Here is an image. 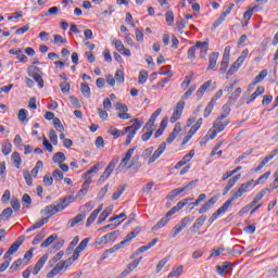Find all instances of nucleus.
<instances>
[{
    "label": "nucleus",
    "mask_w": 278,
    "mask_h": 278,
    "mask_svg": "<svg viewBox=\"0 0 278 278\" xmlns=\"http://www.w3.org/2000/svg\"><path fill=\"white\" fill-rule=\"evenodd\" d=\"M253 186V180L245 181L239 186V188L232 192L231 198H229L213 215L208 218L210 225L214 224V220H217L220 214H225L229 207H231L232 203H236L240 197H242L245 192L251 190Z\"/></svg>",
    "instance_id": "nucleus-1"
},
{
    "label": "nucleus",
    "mask_w": 278,
    "mask_h": 278,
    "mask_svg": "<svg viewBox=\"0 0 278 278\" xmlns=\"http://www.w3.org/2000/svg\"><path fill=\"white\" fill-rule=\"evenodd\" d=\"M27 73L29 77H33V79L38 84L39 88H45V80L42 79V71L39 67L30 65L27 68Z\"/></svg>",
    "instance_id": "nucleus-2"
},
{
    "label": "nucleus",
    "mask_w": 278,
    "mask_h": 278,
    "mask_svg": "<svg viewBox=\"0 0 278 278\" xmlns=\"http://www.w3.org/2000/svg\"><path fill=\"white\" fill-rule=\"evenodd\" d=\"M73 262H75V261H73L72 257L67 258L66 261L59 262L52 268V270L47 274V278L55 277V275H59L61 270H64V268H68V266H71V264H73Z\"/></svg>",
    "instance_id": "nucleus-3"
},
{
    "label": "nucleus",
    "mask_w": 278,
    "mask_h": 278,
    "mask_svg": "<svg viewBox=\"0 0 278 278\" xmlns=\"http://www.w3.org/2000/svg\"><path fill=\"white\" fill-rule=\"evenodd\" d=\"M139 233H140V228H135V230L129 232L121 243L115 244L113 248L106 250V252L109 253V255L110 253H116V251H118L121 247H123V244H127V242H131V239L139 236Z\"/></svg>",
    "instance_id": "nucleus-4"
},
{
    "label": "nucleus",
    "mask_w": 278,
    "mask_h": 278,
    "mask_svg": "<svg viewBox=\"0 0 278 278\" xmlns=\"http://www.w3.org/2000/svg\"><path fill=\"white\" fill-rule=\"evenodd\" d=\"M229 119L225 122H219L215 119V122L213 123V129L208 130V134H211V140H214V138H216L218 134L225 131V128L227 127V125H229Z\"/></svg>",
    "instance_id": "nucleus-5"
},
{
    "label": "nucleus",
    "mask_w": 278,
    "mask_h": 278,
    "mask_svg": "<svg viewBox=\"0 0 278 278\" xmlns=\"http://www.w3.org/2000/svg\"><path fill=\"white\" fill-rule=\"evenodd\" d=\"M194 220V217L188 215L186 217H184L180 220V224H177L174 228H173V238H176V236H179V233H181V231H184V229H186V227H188V225H190V223H192Z\"/></svg>",
    "instance_id": "nucleus-6"
},
{
    "label": "nucleus",
    "mask_w": 278,
    "mask_h": 278,
    "mask_svg": "<svg viewBox=\"0 0 278 278\" xmlns=\"http://www.w3.org/2000/svg\"><path fill=\"white\" fill-rule=\"evenodd\" d=\"M119 236H121L119 230L109 232L102 236L101 238H98L96 240V244L101 245V244H110V242H116V238H118Z\"/></svg>",
    "instance_id": "nucleus-7"
},
{
    "label": "nucleus",
    "mask_w": 278,
    "mask_h": 278,
    "mask_svg": "<svg viewBox=\"0 0 278 278\" xmlns=\"http://www.w3.org/2000/svg\"><path fill=\"white\" fill-rule=\"evenodd\" d=\"M131 123H134L131 126L125 127L124 134H128L127 138H130L131 140H134V137L136 136V134H138V129L142 127L143 122H141L138 118H135V119H131Z\"/></svg>",
    "instance_id": "nucleus-8"
},
{
    "label": "nucleus",
    "mask_w": 278,
    "mask_h": 278,
    "mask_svg": "<svg viewBox=\"0 0 278 278\" xmlns=\"http://www.w3.org/2000/svg\"><path fill=\"white\" fill-rule=\"evenodd\" d=\"M230 54H231V47L227 46L224 50L223 60L219 68V75L227 73V68H229Z\"/></svg>",
    "instance_id": "nucleus-9"
},
{
    "label": "nucleus",
    "mask_w": 278,
    "mask_h": 278,
    "mask_svg": "<svg viewBox=\"0 0 278 278\" xmlns=\"http://www.w3.org/2000/svg\"><path fill=\"white\" fill-rule=\"evenodd\" d=\"M23 242H25V237H18L15 242L9 248L4 254V260L10 258L11 255H14L18 249H21Z\"/></svg>",
    "instance_id": "nucleus-10"
},
{
    "label": "nucleus",
    "mask_w": 278,
    "mask_h": 278,
    "mask_svg": "<svg viewBox=\"0 0 278 278\" xmlns=\"http://www.w3.org/2000/svg\"><path fill=\"white\" fill-rule=\"evenodd\" d=\"M184 108H186V102L185 101H179L175 109L172 117L169 118L170 123H177L179 118H181V114H184Z\"/></svg>",
    "instance_id": "nucleus-11"
},
{
    "label": "nucleus",
    "mask_w": 278,
    "mask_h": 278,
    "mask_svg": "<svg viewBox=\"0 0 278 278\" xmlns=\"http://www.w3.org/2000/svg\"><path fill=\"white\" fill-rule=\"evenodd\" d=\"M232 8H233V4L228 9H226V11L222 12L220 16L213 23L211 27L212 31H214L219 25H223V23H225V20L227 18V16L231 14Z\"/></svg>",
    "instance_id": "nucleus-12"
},
{
    "label": "nucleus",
    "mask_w": 278,
    "mask_h": 278,
    "mask_svg": "<svg viewBox=\"0 0 278 278\" xmlns=\"http://www.w3.org/2000/svg\"><path fill=\"white\" fill-rule=\"evenodd\" d=\"M164 151H166V142H162L159 146L153 155L149 159L148 164H153L156 160H159L160 155H162Z\"/></svg>",
    "instance_id": "nucleus-13"
},
{
    "label": "nucleus",
    "mask_w": 278,
    "mask_h": 278,
    "mask_svg": "<svg viewBox=\"0 0 278 278\" xmlns=\"http://www.w3.org/2000/svg\"><path fill=\"white\" fill-rule=\"evenodd\" d=\"M205 220H207V215H201L200 217H198L195 219L193 225L189 228V231H191L192 233H194V231H199V229H201L202 225L205 224Z\"/></svg>",
    "instance_id": "nucleus-14"
},
{
    "label": "nucleus",
    "mask_w": 278,
    "mask_h": 278,
    "mask_svg": "<svg viewBox=\"0 0 278 278\" xmlns=\"http://www.w3.org/2000/svg\"><path fill=\"white\" fill-rule=\"evenodd\" d=\"M206 43H201V41H198L194 46H192L191 48H189L188 52H187V58L188 60H190L191 62H194V60H197V49H199V47H205Z\"/></svg>",
    "instance_id": "nucleus-15"
},
{
    "label": "nucleus",
    "mask_w": 278,
    "mask_h": 278,
    "mask_svg": "<svg viewBox=\"0 0 278 278\" xmlns=\"http://www.w3.org/2000/svg\"><path fill=\"white\" fill-rule=\"evenodd\" d=\"M47 260H49V255L45 254L42 255L38 262L36 263V265L33 268V275H38V273H40V270H42V267L45 266V264H47Z\"/></svg>",
    "instance_id": "nucleus-16"
},
{
    "label": "nucleus",
    "mask_w": 278,
    "mask_h": 278,
    "mask_svg": "<svg viewBox=\"0 0 278 278\" xmlns=\"http://www.w3.org/2000/svg\"><path fill=\"white\" fill-rule=\"evenodd\" d=\"M218 58H220V53L218 52H213L208 55V66L206 67V71H214V68H216Z\"/></svg>",
    "instance_id": "nucleus-17"
},
{
    "label": "nucleus",
    "mask_w": 278,
    "mask_h": 278,
    "mask_svg": "<svg viewBox=\"0 0 278 278\" xmlns=\"http://www.w3.org/2000/svg\"><path fill=\"white\" fill-rule=\"evenodd\" d=\"M277 153H278V150L276 149V150L271 151V153H270L269 155L265 156V157L261 161V163L258 164V166L255 168V173H258V170H262V168H264V167L266 166V164H267L268 162H270V160H273V159L275 157V155H277Z\"/></svg>",
    "instance_id": "nucleus-18"
},
{
    "label": "nucleus",
    "mask_w": 278,
    "mask_h": 278,
    "mask_svg": "<svg viewBox=\"0 0 278 278\" xmlns=\"http://www.w3.org/2000/svg\"><path fill=\"white\" fill-rule=\"evenodd\" d=\"M66 205L62 203H58L56 205H48L46 206V213H48L50 216H53V214H58V212H62V210H65Z\"/></svg>",
    "instance_id": "nucleus-19"
},
{
    "label": "nucleus",
    "mask_w": 278,
    "mask_h": 278,
    "mask_svg": "<svg viewBox=\"0 0 278 278\" xmlns=\"http://www.w3.org/2000/svg\"><path fill=\"white\" fill-rule=\"evenodd\" d=\"M194 157V150L189 151L188 154H186L176 165L175 168L176 170H179V168H181V166H186V164H188V162H190V160H192Z\"/></svg>",
    "instance_id": "nucleus-20"
},
{
    "label": "nucleus",
    "mask_w": 278,
    "mask_h": 278,
    "mask_svg": "<svg viewBox=\"0 0 278 278\" xmlns=\"http://www.w3.org/2000/svg\"><path fill=\"white\" fill-rule=\"evenodd\" d=\"M186 205H188V199H184V200L179 201L174 207H172L167 212V216H173L174 214H177V212H179V210H184V207H186Z\"/></svg>",
    "instance_id": "nucleus-21"
},
{
    "label": "nucleus",
    "mask_w": 278,
    "mask_h": 278,
    "mask_svg": "<svg viewBox=\"0 0 278 278\" xmlns=\"http://www.w3.org/2000/svg\"><path fill=\"white\" fill-rule=\"evenodd\" d=\"M90 184H92V178L90 177L86 178V181L83 184L81 189L76 194V199H79L80 197H86V194H88Z\"/></svg>",
    "instance_id": "nucleus-22"
},
{
    "label": "nucleus",
    "mask_w": 278,
    "mask_h": 278,
    "mask_svg": "<svg viewBox=\"0 0 278 278\" xmlns=\"http://www.w3.org/2000/svg\"><path fill=\"white\" fill-rule=\"evenodd\" d=\"M267 192H273V190H270V188H264L262 189L256 197L252 200V202L250 203V205H252V207L254 205H256V203H260V201H262V199H264V197H266Z\"/></svg>",
    "instance_id": "nucleus-23"
},
{
    "label": "nucleus",
    "mask_w": 278,
    "mask_h": 278,
    "mask_svg": "<svg viewBox=\"0 0 278 278\" xmlns=\"http://www.w3.org/2000/svg\"><path fill=\"white\" fill-rule=\"evenodd\" d=\"M179 131H181V126H179V124H176L173 131L169 134V136L166 139L167 144H173V142H175V138L179 136Z\"/></svg>",
    "instance_id": "nucleus-24"
},
{
    "label": "nucleus",
    "mask_w": 278,
    "mask_h": 278,
    "mask_svg": "<svg viewBox=\"0 0 278 278\" xmlns=\"http://www.w3.org/2000/svg\"><path fill=\"white\" fill-rule=\"evenodd\" d=\"M86 218V213H80L76 217H73L68 220L67 225L68 227L73 228L76 225H79V223H83Z\"/></svg>",
    "instance_id": "nucleus-25"
},
{
    "label": "nucleus",
    "mask_w": 278,
    "mask_h": 278,
    "mask_svg": "<svg viewBox=\"0 0 278 278\" xmlns=\"http://www.w3.org/2000/svg\"><path fill=\"white\" fill-rule=\"evenodd\" d=\"M229 266H231V262L229 261L224 262L223 265H216V273H218L220 277H225L227 275V268H229Z\"/></svg>",
    "instance_id": "nucleus-26"
},
{
    "label": "nucleus",
    "mask_w": 278,
    "mask_h": 278,
    "mask_svg": "<svg viewBox=\"0 0 278 278\" xmlns=\"http://www.w3.org/2000/svg\"><path fill=\"white\" fill-rule=\"evenodd\" d=\"M264 92H266L264 86H258L257 89L250 96V99L247 101L248 105H250V103H253V101H255L257 97H260V94H264Z\"/></svg>",
    "instance_id": "nucleus-27"
},
{
    "label": "nucleus",
    "mask_w": 278,
    "mask_h": 278,
    "mask_svg": "<svg viewBox=\"0 0 278 278\" xmlns=\"http://www.w3.org/2000/svg\"><path fill=\"white\" fill-rule=\"evenodd\" d=\"M240 94H242V88L238 87L228 98L229 105H233L240 98Z\"/></svg>",
    "instance_id": "nucleus-28"
},
{
    "label": "nucleus",
    "mask_w": 278,
    "mask_h": 278,
    "mask_svg": "<svg viewBox=\"0 0 278 278\" xmlns=\"http://www.w3.org/2000/svg\"><path fill=\"white\" fill-rule=\"evenodd\" d=\"M137 147L128 149L125 156L123 157L119 166H127L129 164V160H131V155H134V151H136Z\"/></svg>",
    "instance_id": "nucleus-29"
},
{
    "label": "nucleus",
    "mask_w": 278,
    "mask_h": 278,
    "mask_svg": "<svg viewBox=\"0 0 278 278\" xmlns=\"http://www.w3.org/2000/svg\"><path fill=\"white\" fill-rule=\"evenodd\" d=\"M169 222L170 216H168V213H166V215L156 223L153 229H162V227H166V225H168Z\"/></svg>",
    "instance_id": "nucleus-30"
},
{
    "label": "nucleus",
    "mask_w": 278,
    "mask_h": 278,
    "mask_svg": "<svg viewBox=\"0 0 278 278\" xmlns=\"http://www.w3.org/2000/svg\"><path fill=\"white\" fill-rule=\"evenodd\" d=\"M240 66H242L241 63H238V61H236L230 68L227 71L226 73V79H229V77H231V75H233L235 73H238Z\"/></svg>",
    "instance_id": "nucleus-31"
},
{
    "label": "nucleus",
    "mask_w": 278,
    "mask_h": 278,
    "mask_svg": "<svg viewBox=\"0 0 278 278\" xmlns=\"http://www.w3.org/2000/svg\"><path fill=\"white\" fill-rule=\"evenodd\" d=\"M114 206H108L99 216L98 223H103L110 214H112Z\"/></svg>",
    "instance_id": "nucleus-32"
},
{
    "label": "nucleus",
    "mask_w": 278,
    "mask_h": 278,
    "mask_svg": "<svg viewBox=\"0 0 278 278\" xmlns=\"http://www.w3.org/2000/svg\"><path fill=\"white\" fill-rule=\"evenodd\" d=\"M52 162L54 164H62V162H66V155L64 152H56L52 157Z\"/></svg>",
    "instance_id": "nucleus-33"
},
{
    "label": "nucleus",
    "mask_w": 278,
    "mask_h": 278,
    "mask_svg": "<svg viewBox=\"0 0 278 278\" xmlns=\"http://www.w3.org/2000/svg\"><path fill=\"white\" fill-rule=\"evenodd\" d=\"M55 240H58V235H51L41 243V249H47L48 247H51V244H53Z\"/></svg>",
    "instance_id": "nucleus-34"
},
{
    "label": "nucleus",
    "mask_w": 278,
    "mask_h": 278,
    "mask_svg": "<svg viewBox=\"0 0 278 278\" xmlns=\"http://www.w3.org/2000/svg\"><path fill=\"white\" fill-rule=\"evenodd\" d=\"M11 160L14 162L15 168H21L23 160L21 159V154L18 152H13L11 155Z\"/></svg>",
    "instance_id": "nucleus-35"
},
{
    "label": "nucleus",
    "mask_w": 278,
    "mask_h": 278,
    "mask_svg": "<svg viewBox=\"0 0 278 278\" xmlns=\"http://www.w3.org/2000/svg\"><path fill=\"white\" fill-rule=\"evenodd\" d=\"M184 273V266H177L172 269V271L168 274L167 278L172 277H179Z\"/></svg>",
    "instance_id": "nucleus-36"
},
{
    "label": "nucleus",
    "mask_w": 278,
    "mask_h": 278,
    "mask_svg": "<svg viewBox=\"0 0 278 278\" xmlns=\"http://www.w3.org/2000/svg\"><path fill=\"white\" fill-rule=\"evenodd\" d=\"M80 92L86 99H90V86H88L87 83L80 84Z\"/></svg>",
    "instance_id": "nucleus-37"
},
{
    "label": "nucleus",
    "mask_w": 278,
    "mask_h": 278,
    "mask_svg": "<svg viewBox=\"0 0 278 278\" xmlns=\"http://www.w3.org/2000/svg\"><path fill=\"white\" fill-rule=\"evenodd\" d=\"M267 76H268V71L262 70L260 74L256 77H254L252 81H255L256 84H261V81H264V79H266Z\"/></svg>",
    "instance_id": "nucleus-38"
},
{
    "label": "nucleus",
    "mask_w": 278,
    "mask_h": 278,
    "mask_svg": "<svg viewBox=\"0 0 278 278\" xmlns=\"http://www.w3.org/2000/svg\"><path fill=\"white\" fill-rule=\"evenodd\" d=\"M181 192H184L181 188H176L167 194L166 199H168V201H173L174 199H177Z\"/></svg>",
    "instance_id": "nucleus-39"
},
{
    "label": "nucleus",
    "mask_w": 278,
    "mask_h": 278,
    "mask_svg": "<svg viewBox=\"0 0 278 278\" xmlns=\"http://www.w3.org/2000/svg\"><path fill=\"white\" fill-rule=\"evenodd\" d=\"M125 188L126 186H119L117 188V190L113 193L112 195V201H118V199H121V197L123 195V192H125Z\"/></svg>",
    "instance_id": "nucleus-40"
},
{
    "label": "nucleus",
    "mask_w": 278,
    "mask_h": 278,
    "mask_svg": "<svg viewBox=\"0 0 278 278\" xmlns=\"http://www.w3.org/2000/svg\"><path fill=\"white\" fill-rule=\"evenodd\" d=\"M108 134H110L111 136H113L115 138V140L117 138H121V136H125V131L123 130H118L117 128L111 127L108 131Z\"/></svg>",
    "instance_id": "nucleus-41"
},
{
    "label": "nucleus",
    "mask_w": 278,
    "mask_h": 278,
    "mask_svg": "<svg viewBox=\"0 0 278 278\" xmlns=\"http://www.w3.org/2000/svg\"><path fill=\"white\" fill-rule=\"evenodd\" d=\"M141 261H142V257H139V258L132 261L131 263H129L126 268V273H131V270L138 268Z\"/></svg>",
    "instance_id": "nucleus-42"
},
{
    "label": "nucleus",
    "mask_w": 278,
    "mask_h": 278,
    "mask_svg": "<svg viewBox=\"0 0 278 278\" xmlns=\"http://www.w3.org/2000/svg\"><path fill=\"white\" fill-rule=\"evenodd\" d=\"M112 175V172L108 168L103 172V174L98 179V186H101L102 184H105V180Z\"/></svg>",
    "instance_id": "nucleus-43"
},
{
    "label": "nucleus",
    "mask_w": 278,
    "mask_h": 278,
    "mask_svg": "<svg viewBox=\"0 0 278 278\" xmlns=\"http://www.w3.org/2000/svg\"><path fill=\"white\" fill-rule=\"evenodd\" d=\"M194 90H197V86L193 85L182 94L180 101H188V99L192 97V93L194 92Z\"/></svg>",
    "instance_id": "nucleus-44"
},
{
    "label": "nucleus",
    "mask_w": 278,
    "mask_h": 278,
    "mask_svg": "<svg viewBox=\"0 0 278 278\" xmlns=\"http://www.w3.org/2000/svg\"><path fill=\"white\" fill-rule=\"evenodd\" d=\"M27 114H29V112L27 111V109H21L17 113V118L21 123H25V121H27Z\"/></svg>",
    "instance_id": "nucleus-45"
},
{
    "label": "nucleus",
    "mask_w": 278,
    "mask_h": 278,
    "mask_svg": "<svg viewBox=\"0 0 278 278\" xmlns=\"http://www.w3.org/2000/svg\"><path fill=\"white\" fill-rule=\"evenodd\" d=\"M147 79H149V72L141 71L139 73L138 84H147Z\"/></svg>",
    "instance_id": "nucleus-46"
},
{
    "label": "nucleus",
    "mask_w": 278,
    "mask_h": 278,
    "mask_svg": "<svg viewBox=\"0 0 278 278\" xmlns=\"http://www.w3.org/2000/svg\"><path fill=\"white\" fill-rule=\"evenodd\" d=\"M21 266H23V260L18 258L16 260L11 266H10V271L11 273H16V270H18V268H21Z\"/></svg>",
    "instance_id": "nucleus-47"
},
{
    "label": "nucleus",
    "mask_w": 278,
    "mask_h": 278,
    "mask_svg": "<svg viewBox=\"0 0 278 278\" xmlns=\"http://www.w3.org/2000/svg\"><path fill=\"white\" fill-rule=\"evenodd\" d=\"M2 153L3 155H10V153H12V143H10V141L2 144Z\"/></svg>",
    "instance_id": "nucleus-48"
},
{
    "label": "nucleus",
    "mask_w": 278,
    "mask_h": 278,
    "mask_svg": "<svg viewBox=\"0 0 278 278\" xmlns=\"http://www.w3.org/2000/svg\"><path fill=\"white\" fill-rule=\"evenodd\" d=\"M270 177V172H267L260 176V178L255 181L254 179H251L253 181L252 186L250 188H253L254 186H257L261 181H264V179H268Z\"/></svg>",
    "instance_id": "nucleus-49"
},
{
    "label": "nucleus",
    "mask_w": 278,
    "mask_h": 278,
    "mask_svg": "<svg viewBox=\"0 0 278 278\" xmlns=\"http://www.w3.org/2000/svg\"><path fill=\"white\" fill-rule=\"evenodd\" d=\"M46 232L45 230H41L40 233H37L36 237L33 240V244H40V242H42V240L45 239Z\"/></svg>",
    "instance_id": "nucleus-50"
},
{
    "label": "nucleus",
    "mask_w": 278,
    "mask_h": 278,
    "mask_svg": "<svg viewBox=\"0 0 278 278\" xmlns=\"http://www.w3.org/2000/svg\"><path fill=\"white\" fill-rule=\"evenodd\" d=\"M214 105L216 104L214 103V101L211 100L204 110V118H207V116L212 114V110H214Z\"/></svg>",
    "instance_id": "nucleus-51"
},
{
    "label": "nucleus",
    "mask_w": 278,
    "mask_h": 278,
    "mask_svg": "<svg viewBox=\"0 0 278 278\" xmlns=\"http://www.w3.org/2000/svg\"><path fill=\"white\" fill-rule=\"evenodd\" d=\"M165 21L168 25H173L175 23V14L173 11H167L165 13Z\"/></svg>",
    "instance_id": "nucleus-52"
},
{
    "label": "nucleus",
    "mask_w": 278,
    "mask_h": 278,
    "mask_svg": "<svg viewBox=\"0 0 278 278\" xmlns=\"http://www.w3.org/2000/svg\"><path fill=\"white\" fill-rule=\"evenodd\" d=\"M99 216V213L93 211L90 216L87 219L86 227H90L97 220V217Z\"/></svg>",
    "instance_id": "nucleus-53"
},
{
    "label": "nucleus",
    "mask_w": 278,
    "mask_h": 278,
    "mask_svg": "<svg viewBox=\"0 0 278 278\" xmlns=\"http://www.w3.org/2000/svg\"><path fill=\"white\" fill-rule=\"evenodd\" d=\"M14 211H12L11 207L4 208L1 213L2 217L4 218V220H10V218L12 217Z\"/></svg>",
    "instance_id": "nucleus-54"
},
{
    "label": "nucleus",
    "mask_w": 278,
    "mask_h": 278,
    "mask_svg": "<svg viewBox=\"0 0 278 278\" xmlns=\"http://www.w3.org/2000/svg\"><path fill=\"white\" fill-rule=\"evenodd\" d=\"M53 125L56 131H64V125H62V121H60V118L58 117L53 118Z\"/></svg>",
    "instance_id": "nucleus-55"
},
{
    "label": "nucleus",
    "mask_w": 278,
    "mask_h": 278,
    "mask_svg": "<svg viewBox=\"0 0 278 278\" xmlns=\"http://www.w3.org/2000/svg\"><path fill=\"white\" fill-rule=\"evenodd\" d=\"M49 138H50V142H52V144L58 146V134H55L54 129H50Z\"/></svg>",
    "instance_id": "nucleus-56"
},
{
    "label": "nucleus",
    "mask_w": 278,
    "mask_h": 278,
    "mask_svg": "<svg viewBox=\"0 0 278 278\" xmlns=\"http://www.w3.org/2000/svg\"><path fill=\"white\" fill-rule=\"evenodd\" d=\"M115 80L118 81L119 84H124L125 81V74L123 73V71L117 70L115 73Z\"/></svg>",
    "instance_id": "nucleus-57"
},
{
    "label": "nucleus",
    "mask_w": 278,
    "mask_h": 278,
    "mask_svg": "<svg viewBox=\"0 0 278 278\" xmlns=\"http://www.w3.org/2000/svg\"><path fill=\"white\" fill-rule=\"evenodd\" d=\"M90 240L88 238H85L76 248L77 251H79L81 253V251H85L86 248L88 247V242Z\"/></svg>",
    "instance_id": "nucleus-58"
},
{
    "label": "nucleus",
    "mask_w": 278,
    "mask_h": 278,
    "mask_svg": "<svg viewBox=\"0 0 278 278\" xmlns=\"http://www.w3.org/2000/svg\"><path fill=\"white\" fill-rule=\"evenodd\" d=\"M247 55H249V49H245L242 51L241 55L237 59L238 64H244V61L247 60Z\"/></svg>",
    "instance_id": "nucleus-59"
},
{
    "label": "nucleus",
    "mask_w": 278,
    "mask_h": 278,
    "mask_svg": "<svg viewBox=\"0 0 278 278\" xmlns=\"http://www.w3.org/2000/svg\"><path fill=\"white\" fill-rule=\"evenodd\" d=\"M23 177H24L27 186H31L34 184L33 179H31V174L28 170L23 172Z\"/></svg>",
    "instance_id": "nucleus-60"
},
{
    "label": "nucleus",
    "mask_w": 278,
    "mask_h": 278,
    "mask_svg": "<svg viewBox=\"0 0 278 278\" xmlns=\"http://www.w3.org/2000/svg\"><path fill=\"white\" fill-rule=\"evenodd\" d=\"M135 36H136L137 42H143L144 34L142 33V30H140L139 28L135 29Z\"/></svg>",
    "instance_id": "nucleus-61"
},
{
    "label": "nucleus",
    "mask_w": 278,
    "mask_h": 278,
    "mask_svg": "<svg viewBox=\"0 0 278 278\" xmlns=\"http://www.w3.org/2000/svg\"><path fill=\"white\" fill-rule=\"evenodd\" d=\"M75 201V197L73 195H70L67 198H64L61 202L59 203H62V205H65V207H68V205H71V203H73Z\"/></svg>",
    "instance_id": "nucleus-62"
},
{
    "label": "nucleus",
    "mask_w": 278,
    "mask_h": 278,
    "mask_svg": "<svg viewBox=\"0 0 278 278\" xmlns=\"http://www.w3.org/2000/svg\"><path fill=\"white\" fill-rule=\"evenodd\" d=\"M115 109L118 110L119 113L129 112V108L124 103H116Z\"/></svg>",
    "instance_id": "nucleus-63"
},
{
    "label": "nucleus",
    "mask_w": 278,
    "mask_h": 278,
    "mask_svg": "<svg viewBox=\"0 0 278 278\" xmlns=\"http://www.w3.org/2000/svg\"><path fill=\"white\" fill-rule=\"evenodd\" d=\"M60 88L62 92H71V85L67 81L60 83Z\"/></svg>",
    "instance_id": "nucleus-64"
}]
</instances>
